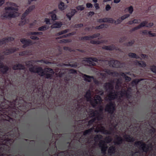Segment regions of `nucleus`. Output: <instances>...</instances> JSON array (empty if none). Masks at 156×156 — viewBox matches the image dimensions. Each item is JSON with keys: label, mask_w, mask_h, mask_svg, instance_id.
Returning <instances> with one entry per match:
<instances>
[{"label": "nucleus", "mask_w": 156, "mask_h": 156, "mask_svg": "<svg viewBox=\"0 0 156 156\" xmlns=\"http://www.w3.org/2000/svg\"><path fill=\"white\" fill-rule=\"evenodd\" d=\"M5 81H1L4 86ZM4 86L0 87V132H9L15 128L16 120L20 116V111L25 112L31 106V103H26L23 96L18 98L16 95L7 93L5 94Z\"/></svg>", "instance_id": "1"}, {"label": "nucleus", "mask_w": 156, "mask_h": 156, "mask_svg": "<svg viewBox=\"0 0 156 156\" xmlns=\"http://www.w3.org/2000/svg\"><path fill=\"white\" fill-rule=\"evenodd\" d=\"M18 133L17 128H15L9 132L4 133L0 132V156H12L7 154L9 152L10 147L13 142L11 138L15 137Z\"/></svg>", "instance_id": "2"}, {"label": "nucleus", "mask_w": 156, "mask_h": 156, "mask_svg": "<svg viewBox=\"0 0 156 156\" xmlns=\"http://www.w3.org/2000/svg\"><path fill=\"white\" fill-rule=\"evenodd\" d=\"M103 88L105 91H109L108 94V100L111 101L115 100L117 97V95L115 92L112 91L114 89V86L111 83L106 82L103 85Z\"/></svg>", "instance_id": "3"}, {"label": "nucleus", "mask_w": 156, "mask_h": 156, "mask_svg": "<svg viewBox=\"0 0 156 156\" xmlns=\"http://www.w3.org/2000/svg\"><path fill=\"white\" fill-rule=\"evenodd\" d=\"M33 86H33L34 88L35 89L34 91L37 89V94H42V98H45L47 99L49 98L50 95L49 94V91H47V87H46V89H44L43 88L44 87L42 85L39 84H37L35 83H34Z\"/></svg>", "instance_id": "4"}, {"label": "nucleus", "mask_w": 156, "mask_h": 156, "mask_svg": "<svg viewBox=\"0 0 156 156\" xmlns=\"http://www.w3.org/2000/svg\"><path fill=\"white\" fill-rule=\"evenodd\" d=\"M29 70L32 73H40L41 74H40L41 76H44L45 78L48 79H51L53 77L52 75L53 74L51 73L50 74L44 73L42 68L41 67L35 68L33 66V67L29 68Z\"/></svg>", "instance_id": "5"}, {"label": "nucleus", "mask_w": 156, "mask_h": 156, "mask_svg": "<svg viewBox=\"0 0 156 156\" xmlns=\"http://www.w3.org/2000/svg\"><path fill=\"white\" fill-rule=\"evenodd\" d=\"M16 8L13 7L12 6L6 7L5 8V10L6 11L3 14L2 16L5 18L7 19L8 18H14L16 17V13H17V12L15 11H11L9 12H8L7 11L12 10Z\"/></svg>", "instance_id": "6"}, {"label": "nucleus", "mask_w": 156, "mask_h": 156, "mask_svg": "<svg viewBox=\"0 0 156 156\" xmlns=\"http://www.w3.org/2000/svg\"><path fill=\"white\" fill-rule=\"evenodd\" d=\"M135 145L136 146H140V149L142 150V151L147 153L149 151V147H152V144L151 143L147 144L145 143L141 142V141H136L135 143Z\"/></svg>", "instance_id": "7"}, {"label": "nucleus", "mask_w": 156, "mask_h": 156, "mask_svg": "<svg viewBox=\"0 0 156 156\" xmlns=\"http://www.w3.org/2000/svg\"><path fill=\"white\" fill-rule=\"evenodd\" d=\"M90 115H91L92 119H95L98 121H100L103 119V117L101 114H100L97 111H94L93 109L90 111Z\"/></svg>", "instance_id": "8"}, {"label": "nucleus", "mask_w": 156, "mask_h": 156, "mask_svg": "<svg viewBox=\"0 0 156 156\" xmlns=\"http://www.w3.org/2000/svg\"><path fill=\"white\" fill-rule=\"evenodd\" d=\"M115 111V104L114 102L110 101L105 106V111L108 112V113L112 115L114 113Z\"/></svg>", "instance_id": "9"}, {"label": "nucleus", "mask_w": 156, "mask_h": 156, "mask_svg": "<svg viewBox=\"0 0 156 156\" xmlns=\"http://www.w3.org/2000/svg\"><path fill=\"white\" fill-rule=\"evenodd\" d=\"M83 77L84 78V80L86 81L90 82H91V79H93L94 82L95 84L97 85L99 84L98 80L96 79H94V77L93 76H88L85 74H83Z\"/></svg>", "instance_id": "10"}, {"label": "nucleus", "mask_w": 156, "mask_h": 156, "mask_svg": "<svg viewBox=\"0 0 156 156\" xmlns=\"http://www.w3.org/2000/svg\"><path fill=\"white\" fill-rule=\"evenodd\" d=\"M0 69H1L0 70L1 73L5 75L7 74V72L9 70V68L7 66L3 65V62L0 60Z\"/></svg>", "instance_id": "11"}, {"label": "nucleus", "mask_w": 156, "mask_h": 156, "mask_svg": "<svg viewBox=\"0 0 156 156\" xmlns=\"http://www.w3.org/2000/svg\"><path fill=\"white\" fill-rule=\"evenodd\" d=\"M104 141H102L99 144V146L101 149V153L105 155L106 154V151L108 149V147L105 144H104Z\"/></svg>", "instance_id": "12"}, {"label": "nucleus", "mask_w": 156, "mask_h": 156, "mask_svg": "<svg viewBox=\"0 0 156 156\" xmlns=\"http://www.w3.org/2000/svg\"><path fill=\"white\" fill-rule=\"evenodd\" d=\"M18 48L16 47L11 48L9 49H7L6 50L4 51L5 55H7L13 53L14 52L17 51Z\"/></svg>", "instance_id": "13"}, {"label": "nucleus", "mask_w": 156, "mask_h": 156, "mask_svg": "<svg viewBox=\"0 0 156 156\" xmlns=\"http://www.w3.org/2000/svg\"><path fill=\"white\" fill-rule=\"evenodd\" d=\"M101 102V98L100 96L99 95H96L94 96V103L91 102V105L94 108L96 105L98 104V101Z\"/></svg>", "instance_id": "14"}, {"label": "nucleus", "mask_w": 156, "mask_h": 156, "mask_svg": "<svg viewBox=\"0 0 156 156\" xmlns=\"http://www.w3.org/2000/svg\"><path fill=\"white\" fill-rule=\"evenodd\" d=\"M12 69L14 70H24L25 69V66L23 65L20 63H17L12 66Z\"/></svg>", "instance_id": "15"}, {"label": "nucleus", "mask_w": 156, "mask_h": 156, "mask_svg": "<svg viewBox=\"0 0 156 156\" xmlns=\"http://www.w3.org/2000/svg\"><path fill=\"white\" fill-rule=\"evenodd\" d=\"M30 12H24V13L22 14V15L21 19H22V20H25V18L26 16H27L28 14H29V13H30ZM25 23H26V21L25 20L23 21H20V23H19V26H23L25 24Z\"/></svg>", "instance_id": "16"}, {"label": "nucleus", "mask_w": 156, "mask_h": 156, "mask_svg": "<svg viewBox=\"0 0 156 156\" xmlns=\"http://www.w3.org/2000/svg\"><path fill=\"white\" fill-rule=\"evenodd\" d=\"M109 64L112 67L118 68L119 67V62L117 60H110L109 62Z\"/></svg>", "instance_id": "17"}, {"label": "nucleus", "mask_w": 156, "mask_h": 156, "mask_svg": "<svg viewBox=\"0 0 156 156\" xmlns=\"http://www.w3.org/2000/svg\"><path fill=\"white\" fill-rule=\"evenodd\" d=\"M116 141H114V144L116 145H120L123 142V139L120 136H116Z\"/></svg>", "instance_id": "18"}, {"label": "nucleus", "mask_w": 156, "mask_h": 156, "mask_svg": "<svg viewBox=\"0 0 156 156\" xmlns=\"http://www.w3.org/2000/svg\"><path fill=\"white\" fill-rule=\"evenodd\" d=\"M134 63H135L136 66L143 68H144L146 66V63L143 61L136 60L135 61Z\"/></svg>", "instance_id": "19"}, {"label": "nucleus", "mask_w": 156, "mask_h": 156, "mask_svg": "<svg viewBox=\"0 0 156 156\" xmlns=\"http://www.w3.org/2000/svg\"><path fill=\"white\" fill-rule=\"evenodd\" d=\"M125 141L128 142H133L134 141V138L129 135L125 134L124 136Z\"/></svg>", "instance_id": "20"}, {"label": "nucleus", "mask_w": 156, "mask_h": 156, "mask_svg": "<svg viewBox=\"0 0 156 156\" xmlns=\"http://www.w3.org/2000/svg\"><path fill=\"white\" fill-rule=\"evenodd\" d=\"M84 97L86 98V100L87 101H90L91 100V91L89 89L86 91V94L84 95Z\"/></svg>", "instance_id": "21"}, {"label": "nucleus", "mask_w": 156, "mask_h": 156, "mask_svg": "<svg viewBox=\"0 0 156 156\" xmlns=\"http://www.w3.org/2000/svg\"><path fill=\"white\" fill-rule=\"evenodd\" d=\"M76 12H76V10L75 9H72L71 10V12H70L67 14L66 16H67V18L69 19V20H71V17L75 15V13Z\"/></svg>", "instance_id": "22"}, {"label": "nucleus", "mask_w": 156, "mask_h": 156, "mask_svg": "<svg viewBox=\"0 0 156 156\" xmlns=\"http://www.w3.org/2000/svg\"><path fill=\"white\" fill-rule=\"evenodd\" d=\"M102 49L106 50L112 51L115 49V46L114 44L109 46L104 45L102 47Z\"/></svg>", "instance_id": "23"}, {"label": "nucleus", "mask_w": 156, "mask_h": 156, "mask_svg": "<svg viewBox=\"0 0 156 156\" xmlns=\"http://www.w3.org/2000/svg\"><path fill=\"white\" fill-rule=\"evenodd\" d=\"M62 24L61 22H57L51 26V29L58 28L61 27Z\"/></svg>", "instance_id": "24"}, {"label": "nucleus", "mask_w": 156, "mask_h": 156, "mask_svg": "<svg viewBox=\"0 0 156 156\" xmlns=\"http://www.w3.org/2000/svg\"><path fill=\"white\" fill-rule=\"evenodd\" d=\"M121 95L124 96L126 99H129L132 97V95L130 93L127 92L126 91L124 90L123 91L121 92Z\"/></svg>", "instance_id": "25"}, {"label": "nucleus", "mask_w": 156, "mask_h": 156, "mask_svg": "<svg viewBox=\"0 0 156 156\" xmlns=\"http://www.w3.org/2000/svg\"><path fill=\"white\" fill-rule=\"evenodd\" d=\"M20 42L23 44H31V41L29 39H27L25 38H23L20 39Z\"/></svg>", "instance_id": "26"}, {"label": "nucleus", "mask_w": 156, "mask_h": 156, "mask_svg": "<svg viewBox=\"0 0 156 156\" xmlns=\"http://www.w3.org/2000/svg\"><path fill=\"white\" fill-rule=\"evenodd\" d=\"M151 31L148 32L147 30H143L142 31V34L143 35H147L148 34L151 37H154L156 36V34L154 33H151Z\"/></svg>", "instance_id": "27"}, {"label": "nucleus", "mask_w": 156, "mask_h": 156, "mask_svg": "<svg viewBox=\"0 0 156 156\" xmlns=\"http://www.w3.org/2000/svg\"><path fill=\"white\" fill-rule=\"evenodd\" d=\"M84 61L87 62L91 66H95L96 65V64L94 62H92L90 60V57H85L84 58Z\"/></svg>", "instance_id": "28"}, {"label": "nucleus", "mask_w": 156, "mask_h": 156, "mask_svg": "<svg viewBox=\"0 0 156 156\" xmlns=\"http://www.w3.org/2000/svg\"><path fill=\"white\" fill-rule=\"evenodd\" d=\"M93 130V128L91 127L90 129H87L84 131L83 133V136H86L87 135H89L92 133Z\"/></svg>", "instance_id": "29"}, {"label": "nucleus", "mask_w": 156, "mask_h": 156, "mask_svg": "<svg viewBox=\"0 0 156 156\" xmlns=\"http://www.w3.org/2000/svg\"><path fill=\"white\" fill-rule=\"evenodd\" d=\"M115 151H116V148L115 146H110L108 149V153L110 154H113L115 152Z\"/></svg>", "instance_id": "30"}, {"label": "nucleus", "mask_w": 156, "mask_h": 156, "mask_svg": "<svg viewBox=\"0 0 156 156\" xmlns=\"http://www.w3.org/2000/svg\"><path fill=\"white\" fill-rule=\"evenodd\" d=\"M128 56L131 58L140 59V57L137 55L136 53H134L130 52L129 53Z\"/></svg>", "instance_id": "31"}, {"label": "nucleus", "mask_w": 156, "mask_h": 156, "mask_svg": "<svg viewBox=\"0 0 156 156\" xmlns=\"http://www.w3.org/2000/svg\"><path fill=\"white\" fill-rule=\"evenodd\" d=\"M66 8V6L64 5V3L63 2H61L60 4H58V9H59L63 11Z\"/></svg>", "instance_id": "32"}, {"label": "nucleus", "mask_w": 156, "mask_h": 156, "mask_svg": "<svg viewBox=\"0 0 156 156\" xmlns=\"http://www.w3.org/2000/svg\"><path fill=\"white\" fill-rule=\"evenodd\" d=\"M44 73H50L52 74H54V72L53 70L52 69L49 68H45L44 69H43Z\"/></svg>", "instance_id": "33"}, {"label": "nucleus", "mask_w": 156, "mask_h": 156, "mask_svg": "<svg viewBox=\"0 0 156 156\" xmlns=\"http://www.w3.org/2000/svg\"><path fill=\"white\" fill-rule=\"evenodd\" d=\"M132 126H134L136 128H139V124L136 122V119L133 118L132 119Z\"/></svg>", "instance_id": "34"}, {"label": "nucleus", "mask_w": 156, "mask_h": 156, "mask_svg": "<svg viewBox=\"0 0 156 156\" xmlns=\"http://www.w3.org/2000/svg\"><path fill=\"white\" fill-rule=\"evenodd\" d=\"M56 10H54L53 11H52L49 12V14H51V18H52V20H56V15L54 13V12H55Z\"/></svg>", "instance_id": "35"}, {"label": "nucleus", "mask_w": 156, "mask_h": 156, "mask_svg": "<svg viewBox=\"0 0 156 156\" xmlns=\"http://www.w3.org/2000/svg\"><path fill=\"white\" fill-rule=\"evenodd\" d=\"M14 39L13 37H7L4 38L3 39H1V40H4L6 42H9L13 41H14Z\"/></svg>", "instance_id": "36"}, {"label": "nucleus", "mask_w": 156, "mask_h": 156, "mask_svg": "<svg viewBox=\"0 0 156 156\" xmlns=\"http://www.w3.org/2000/svg\"><path fill=\"white\" fill-rule=\"evenodd\" d=\"M121 76L124 77L125 80H126L127 81L129 82V81H130V80H131V78L130 77L127 76L124 73H121Z\"/></svg>", "instance_id": "37"}, {"label": "nucleus", "mask_w": 156, "mask_h": 156, "mask_svg": "<svg viewBox=\"0 0 156 156\" xmlns=\"http://www.w3.org/2000/svg\"><path fill=\"white\" fill-rule=\"evenodd\" d=\"M155 131H156L155 129L154 128H152V129H149L148 131V133L151 136H152L155 132Z\"/></svg>", "instance_id": "38"}, {"label": "nucleus", "mask_w": 156, "mask_h": 156, "mask_svg": "<svg viewBox=\"0 0 156 156\" xmlns=\"http://www.w3.org/2000/svg\"><path fill=\"white\" fill-rule=\"evenodd\" d=\"M42 35V32H30V35L37 36L41 35Z\"/></svg>", "instance_id": "39"}, {"label": "nucleus", "mask_w": 156, "mask_h": 156, "mask_svg": "<svg viewBox=\"0 0 156 156\" xmlns=\"http://www.w3.org/2000/svg\"><path fill=\"white\" fill-rule=\"evenodd\" d=\"M48 29V27L46 25L40 27L38 28V30L42 31H44Z\"/></svg>", "instance_id": "40"}, {"label": "nucleus", "mask_w": 156, "mask_h": 156, "mask_svg": "<svg viewBox=\"0 0 156 156\" xmlns=\"http://www.w3.org/2000/svg\"><path fill=\"white\" fill-rule=\"evenodd\" d=\"M151 120L153 121L154 122L156 120V109L155 111L152 113V115H151Z\"/></svg>", "instance_id": "41"}, {"label": "nucleus", "mask_w": 156, "mask_h": 156, "mask_svg": "<svg viewBox=\"0 0 156 156\" xmlns=\"http://www.w3.org/2000/svg\"><path fill=\"white\" fill-rule=\"evenodd\" d=\"M29 54V51L26 50L20 52L19 54V55L20 56H23L25 55H27Z\"/></svg>", "instance_id": "42"}, {"label": "nucleus", "mask_w": 156, "mask_h": 156, "mask_svg": "<svg viewBox=\"0 0 156 156\" xmlns=\"http://www.w3.org/2000/svg\"><path fill=\"white\" fill-rule=\"evenodd\" d=\"M68 32V29H66L63 30H62L61 31L58 32L57 34V35L58 36H60L61 35L66 34Z\"/></svg>", "instance_id": "43"}, {"label": "nucleus", "mask_w": 156, "mask_h": 156, "mask_svg": "<svg viewBox=\"0 0 156 156\" xmlns=\"http://www.w3.org/2000/svg\"><path fill=\"white\" fill-rule=\"evenodd\" d=\"M34 8H35V7L34 6V5H31L29 7L27 10H26V11L25 12H31L32 11L33 9H34Z\"/></svg>", "instance_id": "44"}, {"label": "nucleus", "mask_w": 156, "mask_h": 156, "mask_svg": "<svg viewBox=\"0 0 156 156\" xmlns=\"http://www.w3.org/2000/svg\"><path fill=\"white\" fill-rule=\"evenodd\" d=\"M101 132H102L103 133L110 135L111 134V131H108L107 130H105L104 128H103L101 130Z\"/></svg>", "instance_id": "45"}, {"label": "nucleus", "mask_w": 156, "mask_h": 156, "mask_svg": "<svg viewBox=\"0 0 156 156\" xmlns=\"http://www.w3.org/2000/svg\"><path fill=\"white\" fill-rule=\"evenodd\" d=\"M95 119H90V120H89L88 121V124H87V126L89 127L90 126H92V125L95 121H96Z\"/></svg>", "instance_id": "46"}, {"label": "nucleus", "mask_w": 156, "mask_h": 156, "mask_svg": "<svg viewBox=\"0 0 156 156\" xmlns=\"http://www.w3.org/2000/svg\"><path fill=\"white\" fill-rule=\"evenodd\" d=\"M147 24V22L146 21H144L143 22H142L139 25L136 26V27H146V25Z\"/></svg>", "instance_id": "47"}, {"label": "nucleus", "mask_w": 156, "mask_h": 156, "mask_svg": "<svg viewBox=\"0 0 156 156\" xmlns=\"http://www.w3.org/2000/svg\"><path fill=\"white\" fill-rule=\"evenodd\" d=\"M71 41L69 39H63L60 40V43L66 44L70 43Z\"/></svg>", "instance_id": "48"}, {"label": "nucleus", "mask_w": 156, "mask_h": 156, "mask_svg": "<svg viewBox=\"0 0 156 156\" xmlns=\"http://www.w3.org/2000/svg\"><path fill=\"white\" fill-rule=\"evenodd\" d=\"M102 136L100 134H98L94 137V140L95 141H96L97 140H100L101 139H102Z\"/></svg>", "instance_id": "49"}, {"label": "nucleus", "mask_w": 156, "mask_h": 156, "mask_svg": "<svg viewBox=\"0 0 156 156\" xmlns=\"http://www.w3.org/2000/svg\"><path fill=\"white\" fill-rule=\"evenodd\" d=\"M129 16V14H127L123 15L121 16V17L119 18L118 19H120L121 20H124L126 19Z\"/></svg>", "instance_id": "50"}, {"label": "nucleus", "mask_w": 156, "mask_h": 156, "mask_svg": "<svg viewBox=\"0 0 156 156\" xmlns=\"http://www.w3.org/2000/svg\"><path fill=\"white\" fill-rule=\"evenodd\" d=\"M106 26L105 24H101V25L98 26H97L95 27V29L97 30H99L102 29L104 28V27Z\"/></svg>", "instance_id": "51"}, {"label": "nucleus", "mask_w": 156, "mask_h": 156, "mask_svg": "<svg viewBox=\"0 0 156 156\" xmlns=\"http://www.w3.org/2000/svg\"><path fill=\"white\" fill-rule=\"evenodd\" d=\"M100 35V34L99 33H97L91 36H87V37H90L91 39H93L95 38H97L99 37Z\"/></svg>", "instance_id": "52"}, {"label": "nucleus", "mask_w": 156, "mask_h": 156, "mask_svg": "<svg viewBox=\"0 0 156 156\" xmlns=\"http://www.w3.org/2000/svg\"><path fill=\"white\" fill-rule=\"evenodd\" d=\"M26 66H27L28 67H30L31 66H32V67H31L30 68H31V67H35V68H37L40 67H36L32 65L31 64V62H30V61H29L28 62H26Z\"/></svg>", "instance_id": "53"}, {"label": "nucleus", "mask_w": 156, "mask_h": 156, "mask_svg": "<svg viewBox=\"0 0 156 156\" xmlns=\"http://www.w3.org/2000/svg\"><path fill=\"white\" fill-rule=\"evenodd\" d=\"M71 35V34L70 33L67 34L66 35H63L61 36L58 37H57V39H61L62 38H67L68 37L70 36V35Z\"/></svg>", "instance_id": "54"}, {"label": "nucleus", "mask_w": 156, "mask_h": 156, "mask_svg": "<svg viewBox=\"0 0 156 156\" xmlns=\"http://www.w3.org/2000/svg\"><path fill=\"white\" fill-rule=\"evenodd\" d=\"M106 23H116V21L112 18H109V19L107 20Z\"/></svg>", "instance_id": "55"}, {"label": "nucleus", "mask_w": 156, "mask_h": 156, "mask_svg": "<svg viewBox=\"0 0 156 156\" xmlns=\"http://www.w3.org/2000/svg\"><path fill=\"white\" fill-rule=\"evenodd\" d=\"M91 39L89 36H85L81 37V40L82 41H89Z\"/></svg>", "instance_id": "56"}, {"label": "nucleus", "mask_w": 156, "mask_h": 156, "mask_svg": "<svg viewBox=\"0 0 156 156\" xmlns=\"http://www.w3.org/2000/svg\"><path fill=\"white\" fill-rule=\"evenodd\" d=\"M91 43L95 44H101V42L98 41L92 40L91 41Z\"/></svg>", "instance_id": "57"}, {"label": "nucleus", "mask_w": 156, "mask_h": 156, "mask_svg": "<svg viewBox=\"0 0 156 156\" xmlns=\"http://www.w3.org/2000/svg\"><path fill=\"white\" fill-rule=\"evenodd\" d=\"M7 5L10 6L17 7L16 4L12 2H7Z\"/></svg>", "instance_id": "58"}, {"label": "nucleus", "mask_w": 156, "mask_h": 156, "mask_svg": "<svg viewBox=\"0 0 156 156\" xmlns=\"http://www.w3.org/2000/svg\"><path fill=\"white\" fill-rule=\"evenodd\" d=\"M105 140L107 141V143H110L112 141V139L110 136H108L105 137Z\"/></svg>", "instance_id": "59"}, {"label": "nucleus", "mask_w": 156, "mask_h": 156, "mask_svg": "<svg viewBox=\"0 0 156 156\" xmlns=\"http://www.w3.org/2000/svg\"><path fill=\"white\" fill-rule=\"evenodd\" d=\"M76 9L78 10L83 11L84 9V8L83 6V5H79L76 7Z\"/></svg>", "instance_id": "60"}, {"label": "nucleus", "mask_w": 156, "mask_h": 156, "mask_svg": "<svg viewBox=\"0 0 156 156\" xmlns=\"http://www.w3.org/2000/svg\"><path fill=\"white\" fill-rule=\"evenodd\" d=\"M68 66H70L74 67L76 68L77 67V63L76 62L72 63H68Z\"/></svg>", "instance_id": "61"}, {"label": "nucleus", "mask_w": 156, "mask_h": 156, "mask_svg": "<svg viewBox=\"0 0 156 156\" xmlns=\"http://www.w3.org/2000/svg\"><path fill=\"white\" fill-rule=\"evenodd\" d=\"M135 41L134 40H133L130 41L129 42L127 43V46H132L134 44Z\"/></svg>", "instance_id": "62"}, {"label": "nucleus", "mask_w": 156, "mask_h": 156, "mask_svg": "<svg viewBox=\"0 0 156 156\" xmlns=\"http://www.w3.org/2000/svg\"><path fill=\"white\" fill-rule=\"evenodd\" d=\"M127 9H128V11H129V13L130 14L132 13V12L133 11V8L132 6H130V7L127 8Z\"/></svg>", "instance_id": "63"}, {"label": "nucleus", "mask_w": 156, "mask_h": 156, "mask_svg": "<svg viewBox=\"0 0 156 156\" xmlns=\"http://www.w3.org/2000/svg\"><path fill=\"white\" fill-rule=\"evenodd\" d=\"M151 70L152 71V72L154 73H156V66H152L151 68Z\"/></svg>", "instance_id": "64"}]
</instances>
